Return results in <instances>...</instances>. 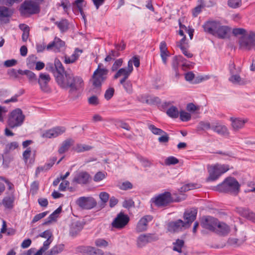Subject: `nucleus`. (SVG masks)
<instances>
[{"mask_svg": "<svg viewBox=\"0 0 255 255\" xmlns=\"http://www.w3.org/2000/svg\"><path fill=\"white\" fill-rule=\"evenodd\" d=\"M55 68L57 72L55 75L56 81L61 88L69 89V92L73 93L83 86L82 78L79 76H75L72 72L66 71L62 63L57 58L55 59Z\"/></svg>", "mask_w": 255, "mask_h": 255, "instance_id": "obj_1", "label": "nucleus"}, {"mask_svg": "<svg viewBox=\"0 0 255 255\" xmlns=\"http://www.w3.org/2000/svg\"><path fill=\"white\" fill-rule=\"evenodd\" d=\"M240 184L239 182L232 177L226 178L221 184L216 187V190L223 193L237 195L239 192Z\"/></svg>", "mask_w": 255, "mask_h": 255, "instance_id": "obj_2", "label": "nucleus"}, {"mask_svg": "<svg viewBox=\"0 0 255 255\" xmlns=\"http://www.w3.org/2000/svg\"><path fill=\"white\" fill-rule=\"evenodd\" d=\"M229 169V165L228 164H216L211 166L208 168L209 176L207 178V181L216 180L222 174L228 171Z\"/></svg>", "mask_w": 255, "mask_h": 255, "instance_id": "obj_3", "label": "nucleus"}, {"mask_svg": "<svg viewBox=\"0 0 255 255\" xmlns=\"http://www.w3.org/2000/svg\"><path fill=\"white\" fill-rule=\"evenodd\" d=\"M152 203L158 207H164L173 202H179L180 200H174L169 192H165L151 199Z\"/></svg>", "mask_w": 255, "mask_h": 255, "instance_id": "obj_4", "label": "nucleus"}, {"mask_svg": "<svg viewBox=\"0 0 255 255\" xmlns=\"http://www.w3.org/2000/svg\"><path fill=\"white\" fill-rule=\"evenodd\" d=\"M101 64H99L92 76V84L95 88H101L102 83L107 79L108 70L106 68H101Z\"/></svg>", "mask_w": 255, "mask_h": 255, "instance_id": "obj_5", "label": "nucleus"}, {"mask_svg": "<svg viewBox=\"0 0 255 255\" xmlns=\"http://www.w3.org/2000/svg\"><path fill=\"white\" fill-rule=\"evenodd\" d=\"M240 48L250 50L252 49L255 50V33L250 32L249 33L242 36L239 41Z\"/></svg>", "mask_w": 255, "mask_h": 255, "instance_id": "obj_6", "label": "nucleus"}, {"mask_svg": "<svg viewBox=\"0 0 255 255\" xmlns=\"http://www.w3.org/2000/svg\"><path fill=\"white\" fill-rule=\"evenodd\" d=\"M24 116L19 109H17L11 112L8 120V125L10 128L19 127L22 125Z\"/></svg>", "mask_w": 255, "mask_h": 255, "instance_id": "obj_7", "label": "nucleus"}, {"mask_svg": "<svg viewBox=\"0 0 255 255\" xmlns=\"http://www.w3.org/2000/svg\"><path fill=\"white\" fill-rule=\"evenodd\" d=\"M19 10L22 14H33L39 12L40 7L38 3L33 1H24L21 5Z\"/></svg>", "mask_w": 255, "mask_h": 255, "instance_id": "obj_8", "label": "nucleus"}, {"mask_svg": "<svg viewBox=\"0 0 255 255\" xmlns=\"http://www.w3.org/2000/svg\"><path fill=\"white\" fill-rule=\"evenodd\" d=\"M51 78L49 74L45 73H41L37 80L40 90L44 93H50L51 92V88L49 86Z\"/></svg>", "mask_w": 255, "mask_h": 255, "instance_id": "obj_9", "label": "nucleus"}, {"mask_svg": "<svg viewBox=\"0 0 255 255\" xmlns=\"http://www.w3.org/2000/svg\"><path fill=\"white\" fill-rule=\"evenodd\" d=\"M129 221V218L127 215L120 212L113 220L112 226L116 229H123L128 224Z\"/></svg>", "mask_w": 255, "mask_h": 255, "instance_id": "obj_10", "label": "nucleus"}, {"mask_svg": "<svg viewBox=\"0 0 255 255\" xmlns=\"http://www.w3.org/2000/svg\"><path fill=\"white\" fill-rule=\"evenodd\" d=\"M76 204L83 209H91L97 205L96 200L90 197H81L76 201Z\"/></svg>", "mask_w": 255, "mask_h": 255, "instance_id": "obj_11", "label": "nucleus"}, {"mask_svg": "<svg viewBox=\"0 0 255 255\" xmlns=\"http://www.w3.org/2000/svg\"><path fill=\"white\" fill-rule=\"evenodd\" d=\"M219 221L217 219L211 216H207L202 218L201 225L206 229L214 232Z\"/></svg>", "mask_w": 255, "mask_h": 255, "instance_id": "obj_12", "label": "nucleus"}, {"mask_svg": "<svg viewBox=\"0 0 255 255\" xmlns=\"http://www.w3.org/2000/svg\"><path fill=\"white\" fill-rule=\"evenodd\" d=\"M66 131L65 128L63 127H56L44 131L41 134L43 138H55Z\"/></svg>", "mask_w": 255, "mask_h": 255, "instance_id": "obj_13", "label": "nucleus"}, {"mask_svg": "<svg viewBox=\"0 0 255 255\" xmlns=\"http://www.w3.org/2000/svg\"><path fill=\"white\" fill-rule=\"evenodd\" d=\"M13 13V8H10L4 6H0V21L4 23H8Z\"/></svg>", "mask_w": 255, "mask_h": 255, "instance_id": "obj_14", "label": "nucleus"}, {"mask_svg": "<svg viewBox=\"0 0 255 255\" xmlns=\"http://www.w3.org/2000/svg\"><path fill=\"white\" fill-rule=\"evenodd\" d=\"M220 22L216 20H209L206 21L203 25V28L206 32L215 35L218 27L219 26Z\"/></svg>", "mask_w": 255, "mask_h": 255, "instance_id": "obj_15", "label": "nucleus"}, {"mask_svg": "<svg viewBox=\"0 0 255 255\" xmlns=\"http://www.w3.org/2000/svg\"><path fill=\"white\" fill-rule=\"evenodd\" d=\"M184 227H185V223L181 219L170 222L167 225V230L171 233L181 231Z\"/></svg>", "mask_w": 255, "mask_h": 255, "instance_id": "obj_16", "label": "nucleus"}, {"mask_svg": "<svg viewBox=\"0 0 255 255\" xmlns=\"http://www.w3.org/2000/svg\"><path fill=\"white\" fill-rule=\"evenodd\" d=\"M65 46V42L59 38L55 37L53 41L49 43L46 46L47 50H53L55 52H60Z\"/></svg>", "mask_w": 255, "mask_h": 255, "instance_id": "obj_17", "label": "nucleus"}, {"mask_svg": "<svg viewBox=\"0 0 255 255\" xmlns=\"http://www.w3.org/2000/svg\"><path fill=\"white\" fill-rule=\"evenodd\" d=\"M153 217L151 215H145L141 218L137 224L135 230L137 232L145 231L147 229L148 223L151 222Z\"/></svg>", "mask_w": 255, "mask_h": 255, "instance_id": "obj_18", "label": "nucleus"}, {"mask_svg": "<svg viewBox=\"0 0 255 255\" xmlns=\"http://www.w3.org/2000/svg\"><path fill=\"white\" fill-rule=\"evenodd\" d=\"M197 211L196 209L186 211L184 213L183 218L185 222V227H190L191 223L196 219Z\"/></svg>", "mask_w": 255, "mask_h": 255, "instance_id": "obj_19", "label": "nucleus"}, {"mask_svg": "<svg viewBox=\"0 0 255 255\" xmlns=\"http://www.w3.org/2000/svg\"><path fill=\"white\" fill-rule=\"evenodd\" d=\"M90 175L86 171H82L77 173L73 179V182L80 184H86L89 182Z\"/></svg>", "mask_w": 255, "mask_h": 255, "instance_id": "obj_20", "label": "nucleus"}, {"mask_svg": "<svg viewBox=\"0 0 255 255\" xmlns=\"http://www.w3.org/2000/svg\"><path fill=\"white\" fill-rule=\"evenodd\" d=\"M231 31V28L226 25H222L220 23L216 32L215 36H217L221 39H224L228 36L229 33Z\"/></svg>", "mask_w": 255, "mask_h": 255, "instance_id": "obj_21", "label": "nucleus"}, {"mask_svg": "<svg viewBox=\"0 0 255 255\" xmlns=\"http://www.w3.org/2000/svg\"><path fill=\"white\" fill-rule=\"evenodd\" d=\"M83 52V50L76 48L74 53L71 56H65L64 62L65 64L74 63L79 58L80 54Z\"/></svg>", "mask_w": 255, "mask_h": 255, "instance_id": "obj_22", "label": "nucleus"}, {"mask_svg": "<svg viewBox=\"0 0 255 255\" xmlns=\"http://www.w3.org/2000/svg\"><path fill=\"white\" fill-rule=\"evenodd\" d=\"M160 56L164 64L166 65L167 63V58L169 56L170 53L167 50L166 43L164 41L160 42L159 46Z\"/></svg>", "mask_w": 255, "mask_h": 255, "instance_id": "obj_23", "label": "nucleus"}, {"mask_svg": "<svg viewBox=\"0 0 255 255\" xmlns=\"http://www.w3.org/2000/svg\"><path fill=\"white\" fill-rule=\"evenodd\" d=\"M214 232L219 235L224 236L229 233L230 228L226 224L219 222Z\"/></svg>", "mask_w": 255, "mask_h": 255, "instance_id": "obj_24", "label": "nucleus"}, {"mask_svg": "<svg viewBox=\"0 0 255 255\" xmlns=\"http://www.w3.org/2000/svg\"><path fill=\"white\" fill-rule=\"evenodd\" d=\"M74 140L72 138H68L62 142L58 149V153L60 154L67 152L69 148L73 145Z\"/></svg>", "mask_w": 255, "mask_h": 255, "instance_id": "obj_25", "label": "nucleus"}, {"mask_svg": "<svg viewBox=\"0 0 255 255\" xmlns=\"http://www.w3.org/2000/svg\"><path fill=\"white\" fill-rule=\"evenodd\" d=\"M239 214L243 217L255 222V213L248 208H241L238 210Z\"/></svg>", "mask_w": 255, "mask_h": 255, "instance_id": "obj_26", "label": "nucleus"}, {"mask_svg": "<svg viewBox=\"0 0 255 255\" xmlns=\"http://www.w3.org/2000/svg\"><path fill=\"white\" fill-rule=\"evenodd\" d=\"M230 74H231V76L229 78V80L232 83H233L234 84H239V85L245 84V82L242 79V78L239 75L235 74V72L232 69L231 67H230Z\"/></svg>", "mask_w": 255, "mask_h": 255, "instance_id": "obj_27", "label": "nucleus"}, {"mask_svg": "<svg viewBox=\"0 0 255 255\" xmlns=\"http://www.w3.org/2000/svg\"><path fill=\"white\" fill-rule=\"evenodd\" d=\"M185 59L184 58L181 56H174L173 58L172 63V68L173 69L175 75L176 76H178L179 72H178V67L180 63L183 62L184 60Z\"/></svg>", "mask_w": 255, "mask_h": 255, "instance_id": "obj_28", "label": "nucleus"}, {"mask_svg": "<svg viewBox=\"0 0 255 255\" xmlns=\"http://www.w3.org/2000/svg\"><path fill=\"white\" fill-rule=\"evenodd\" d=\"M212 129L221 135H226L229 134L228 130L227 127L222 125L217 124L216 126H212Z\"/></svg>", "mask_w": 255, "mask_h": 255, "instance_id": "obj_29", "label": "nucleus"}, {"mask_svg": "<svg viewBox=\"0 0 255 255\" xmlns=\"http://www.w3.org/2000/svg\"><path fill=\"white\" fill-rule=\"evenodd\" d=\"M23 71L21 69L16 70L13 68L10 69L7 71L8 75L13 79L20 80L21 75H23Z\"/></svg>", "mask_w": 255, "mask_h": 255, "instance_id": "obj_30", "label": "nucleus"}, {"mask_svg": "<svg viewBox=\"0 0 255 255\" xmlns=\"http://www.w3.org/2000/svg\"><path fill=\"white\" fill-rule=\"evenodd\" d=\"M93 250V247L91 246H80L76 248L75 251L77 253L82 254L84 255H90L91 251Z\"/></svg>", "mask_w": 255, "mask_h": 255, "instance_id": "obj_31", "label": "nucleus"}, {"mask_svg": "<svg viewBox=\"0 0 255 255\" xmlns=\"http://www.w3.org/2000/svg\"><path fill=\"white\" fill-rule=\"evenodd\" d=\"M231 121H232L233 128L235 130H238L239 129L242 128L246 123L245 121L239 118L234 119L233 118H231Z\"/></svg>", "mask_w": 255, "mask_h": 255, "instance_id": "obj_32", "label": "nucleus"}, {"mask_svg": "<svg viewBox=\"0 0 255 255\" xmlns=\"http://www.w3.org/2000/svg\"><path fill=\"white\" fill-rule=\"evenodd\" d=\"M14 198L13 196L4 197L2 201L4 207L8 209H11L13 207Z\"/></svg>", "mask_w": 255, "mask_h": 255, "instance_id": "obj_33", "label": "nucleus"}, {"mask_svg": "<svg viewBox=\"0 0 255 255\" xmlns=\"http://www.w3.org/2000/svg\"><path fill=\"white\" fill-rule=\"evenodd\" d=\"M23 75H26L27 76L29 82L31 85H34L36 83L37 78L36 75L33 72L28 70H23Z\"/></svg>", "mask_w": 255, "mask_h": 255, "instance_id": "obj_34", "label": "nucleus"}, {"mask_svg": "<svg viewBox=\"0 0 255 255\" xmlns=\"http://www.w3.org/2000/svg\"><path fill=\"white\" fill-rule=\"evenodd\" d=\"M55 24L57 26L61 32H65L68 29L69 22L66 19H62L60 21H56Z\"/></svg>", "mask_w": 255, "mask_h": 255, "instance_id": "obj_35", "label": "nucleus"}, {"mask_svg": "<svg viewBox=\"0 0 255 255\" xmlns=\"http://www.w3.org/2000/svg\"><path fill=\"white\" fill-rule=\"evenodd\" d=\"M64 250V245L62 244L57 245L53 247L50 251L45 253L44 255H56L62 252Z\"/></svg>", "mask_w": 255, "mask_h": 255, "instance_id": "obj_36", "label": "nucleus"}, {"mask_svg": "<svg viewBox=\"0 0 255 255\" xmlns=\"http://www.w3.org/2000/svg\"><path fill=\"white\" fill-rule=\"evenodd\" d=\"M83 229L82 225L80 223H76L72 225L70 228V234L72 236L77 235Z\"/></svg>", "mask_w": 255, "mask_h": 255, "instance_id": "obj_37", "label": "nucleus"}, {"mask_svg": "<svg viewBox=\"0 0 255 255\" xmlns=\"http://www.w3.org/2000/svg\"><path fill=\"white\" fill-rule=\"evenodd\" d=\"M120 55V52L118 50H111L105 58V61L106 62H110L112 60H114L117 57H119Z\"/></svg>", "mask_w": 255, "mask_h": 255, "instance_id": "obj_38", "label": "nucleus"}, {"mask_svg": "<svg viewBox=\"0 0 255 255\" xmlns=\"http://www.w3.org/2000/svg\"><path fill=\"white\" fill-rule=\"evenodd\" d=\"M73 149L77 152L79 153L86 151H89L92 149V147L87 144H77Z\"/></svg>", "mask_w": 255, "mask_h": 255, "instance_id": "obj_39", "label": "nucleus"}, {"mask_svg": "<svg viewBox=\"0 0 255 255\" xmlns=\"http://www.w3.org/2000/svg\"><path fill=\"white\" fill-rule=\"evenodd\" d=\"M200 185L196 183H188L183 185L180 188V192H186L194 189L199 188Z\"/></svg>", "mask_w": 255, "mask_h": 255, "instance_id": "obj_40", "label": "nucleus"}, {"mask_svg": "<svg viewBox=\"0 0 255 255\" xmlns=\"http://www.w3.org/2000/svg\"><path fill=\"white\" fill-rule=\"evenodd\" d=\"M145 235H140L137 239L136 245L137 248H142L148 244Z\"/></svg>", "mask_w": 255, "mask_h": 255, "instance_id": "obj_41", "label": "nucleus"}, {"mask_svg": "<svg viewBox=\"0 0 255 255\" xmlns=\"http://www.w3.org/2000/svg\"><path fill=\"white\" fill-rule=\"evenodd\" d=\"M19 27L23 31L22 39L23 41L26 42L29 37V28L25 24H20Z\"/></svg>", "mask_w": 255, "mask_h": 255, "instance_id": "obj_42", "label": "nucleus"}, {"mask_svg": "<svg viewBox=\"0 0 255 255\" xmlns=\"http://www.w3.org/2000/svg\"><path fill=\"white\" fill-rule=\"evenodd\" d=\"M184 244V242L183 240L177 239L176 242L173 243V250L178 253H181L182 248Z\"/></svg>", "mask_w": 255, "mask_h": 255, "instance_id": "obj_43", "label": "nucleus"}, {"mask_svg": "<svg viewBox=\"0 0 255 255\" xmlns=\"http://www.w3.org/2000/svg\"><path fill=\"white\" fill-rule=\"evenodd\" d=\"M87 2L84 0H76L73 3V6H76L78 8L80 14H82L83 11V6H85Z\"/></svg>", "mask_w": 255, "mask_h": 255, "instance_id": "obj_44", "label": "nucleus"}, {"mask_svg": "<svg viewBox=\"0 0 255 255\" xmlns=\"http://www.w3.org/2000/svg\"><path fill=\"white\" fill-rule=\"evenodd\" d=\"M168 116L172 118H176L178 117L179 112L177 108L175 106H172L166 112Z\"/></svg>", "mask_w": 255, "mask_h": 255, "instance_id": "obj_45", "label": "nucleus"}, {"mask_svg": "<svg viewBox=\"0 0 255 255\" xmlns=\"http://www.w3.org/2000/svg\"><path fill=\"white\" fill-rule=\"evenodd\" d=\"M18 147V144L16 141L11 142L5 145L4 153L7 154Z\"/></svg>", "mask_w": 255, "mask_h": 255, "instance_id": "obj_46", "label": "nucleus"}, {"mask_svg": "<svg viewBox=\"0 0 255 255\" xmlns=\"http://www.w3.org/2000/svg\"><path fill=\"white\" fill-rule=\"evenodd\" d=\"M130 73L127 70L126 68H122L120 69L117 73L115 74L114 78L116 79L121 76H129Z\"/></svg>", "mask_w": 255, "mask_h": 255, "instance_id": "obj_47", "label": "nucleus"}, {"mask_svg": "<svg viewBox=\"0 0 255 255\" xmlns=\"http://www.w3.org/2000/svg\"><path fill=\"white\" fill-rule=\"evenodd\" d=\"M242 0H228V4L230 7L236 8L241 5Z\"/></svg>", "mask_w": 255, "mask_h": 255, "instance_id": "obj_48", "label": "nucleus"}, {"mask_svg": "<svg viewBox=\"0 0 255 255\" xmlns=\"http://www.w3.org/2000/svg\"><path fill=\"white\" fill-rule=\"evenodd\" d=\"M148 128L151 131V132L154 134L160 135L162 133H164V131H163L160 128H156L153 125H149L148 126Z\"/></svg>", "mask_w": 255, "mask_h": 255, "instance_id": "obj_49", "label": "nucleus"}, {"mask_svg": "<svg viewBox=\"0 0 255 255\" xmlns=\"http://www.w3.org/2000/svg\"><path fill=\"white\" fill-rule=\"evenodd\" d=\"M0 180L4 181L7 186L8 190L13 193L14 191V185L13 184L9 181L8 179H6L4 177L0 176Z\"/></svg>", "mask_w": 255, "mask_h": 255, "instance_id": "obj_50", "label": "nucleus"}, {"mask_svg": "<svg viewBox=\"0 0 255 255\" xmlns=\"http://www.w3.org/2000/svg\"><path fill=\"white\" fill-rule=\"evenodd\" d=\"M58 216H56L53 212L49 215L47 219L42 224V226H45L50 224L52 221L56 220Z\"/></svg>", "mask_w": 255, "mask_h": 255, "instance_id": "obj_51", "label": "nucleus"}, {"mask_svg": "<svg viewBox=\"0 0 255 255\" xmlns=\"http://www.w3.org/2000/svg\"><path fill=\"white\" fill-rule=\"evenodd\" d=\"M178 162V159L174 156H169L165 160V163L167 165H175Z\"/></svg>", "mask_w": 255, "mask_h": 255, "instance_id": "obj_52", "label": "nucleus"}, {"mask_svg": "<svg viewBox=\"0 0 255 255\" xmlns=\"http://www.w3.org/2000/svg\"><path fill=\"white\" fill-rule=\"evenodd\" d=\"M180 118L183 122H187L191 119V115L187 112L181 111L180 112Z\"/></svg>", "mask_w": 255, "mask_h": 255, "instance_id": "obj_53", "label": "nucleus"}, {"mask_svg": "<svg viewBox=\"0 0 255 255\" xmlns=\"http://www.w3.org/2000/svg\"><path fill=\"white\" fill-rule=\"evenodd\" d=\"M48 213V211H45V212H42V213H41L36 215L33 218V219L31 221V223L34 224V223L38 222L41 219L45 217L47 215Z\"/></svg>", "mask_w": 255, "mask_h": 255, "instance_id": "obj_54", "label": "nucleus"}, {"mask_svg": "<svg viewBox=\"0 0 255 255\" xmlns=\"http://www.w3.org/2000/svg\"><path fill=\"white\" fill-rule=\"evenodd\" d=\"M123 62V60L122 58H120L115 60L111 68V70L112 71H117L119 68L122 65Z\"/></svg>", "mask_w": 255, "mask_h": 255, "instance_id": "obj_55", "label": "nucleus"}, {"mask_svg": "<svg viewBox=\"0 0 255 255\" xmlns=\"http://www.w3.org/2000/svg\"><path fill=\"white\" fill-rule=\"evenodd\" d=\"M95 244L96 246L99 247H106L108 246V242L103 239H97Z\"/></svg>", "mask_w": 255, "mask_h": 255, "instance_id": "obj_56", "label": "nucleus"}, {"mask_svg": "<svg viewBox=\"0 0 255 255\" xmlns=\"http://www.w3.org/2000/svg\"><path fill=\"white\" fill-rule=\"evenodd\" d=\"M115 92V90L113 88H110L106 91L105 93V98L107 100H110L113 96Z\"/></svg>", "mask_w": 255, "mask_h": 255, "instance_id": "obj_57", "label": "nucleus"}, {"mask_svg": "<svg viewBox=\"0 0 255 255\" xmlns=\"http://www.w3.org/2000/svg\"><path fill=\"white\" fill-rule=\"evenodd\" d=\"M122 85L128 93L131 94L132 93V86L130 81H127L126 83H124Z\"/></svg>", "mask_w": 255, "mask_h": 255, "instance_id": "obj_58", "label": "nucleus"}, {"mask_svg": "<svg viewBox=\"0 0 255 255\" xmlns=\"http://www.w3.org/2000/svg\"><path fill=\"white\" fill-rule=\"evenodd\" d=\"M199 128L202 130L212 129L210 123L208 122L201 121L199 123Z\"/></svg>", "mask_w": 255, "mask_h": 255, "instance_id": "obj_59", "label": "nucleus"}, {"mask_svg": "<svg viewBox=\"0 0 255 255\" xmlns=\"http://www.w3.org/2000/svg\"><path fill=\"white\" fill-rule=\"evenodd\" d=\"M52 236V233L50 230H47L44 232L40 233L38 235V237H41L43 238H46L47 239H50Z\"/></svg>", "mask_w": 255, "mask_h": 255, "instance_id": "obj_60", "label": "nucleus"}, {"mask_svg": "<svg viewBox=\"0 0 255 255\" xmlns=\"http://www.w3.org/2000/svg\"><path fill=\"white\" fill-rule=\"evenodd\" d=\"M233 34L235 36H237L239 35H241L242 36H243L244 34H247V33H246V30L245 29L242 28H236L233 29Z\"/></svg>", "mask_w": 255, "mask_h": 255, "instance_id": "obj_61", "label": "nucleus"}, {"mask_svg": "<svg viewBox=\"0 0 255 255\" xmlns=\"http://www.w3.org/2000/svg\"><path fill=\"white\" fill-rule=\"evenodd\" d=\"M88 103L91 105L97 106L99 104V100L96 96H92L88 98Z\"/></svg>", "mask_w": 255, "mask_h": 255, "instance_id": "obj_62", "label": "nucleus"}, {"mask_svg": "<svg viewBox=\"0 0 255 255\" xmlns=\"http://www.w3.org/2000/svg\"><path fill=\"white\" fill-rule=\"evenodd\" d=\"M161 136H160L158 140L160 143H167L169 140V137L168 134L164 131V133H162Z\"/></svg>", "mask_w": 255, "mask_h": 255, "instance_id": "obj_63", "label": "nucleus"}, {"mask_svg": "<svg viewBox=\"0 0 255 255\" xmlns=\"http://www.w3.org/2000/svg\"><path fill=\"white\" fill-rule=\"evenodd\" d=\"M228 244L234 247H237L241 245V243H239V240L238 239L231 238L228 239Z\"/></svg>", "mask_w": 255, "mask_h": 255, "instance_id": "obj_64", "label": "nucleus"}]
</instances>
